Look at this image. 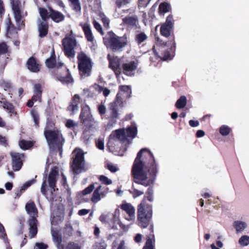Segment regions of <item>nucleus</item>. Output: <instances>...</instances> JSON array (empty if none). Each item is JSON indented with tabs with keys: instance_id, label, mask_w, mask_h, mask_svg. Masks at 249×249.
Segmentation results:
<instances>
[{
	"instance_id": "nucleus-40",
	"label": "nucleus",
	"mask_w": 249,
	"mask_h": 249,
	"mask_svg": "<svg viewBox=\"0 0 249 249\" xmlns=\"http://www.w3.org/2000/svg\"><path fill=\"white\" fill-rule=\"evenodd\" d=\"M154 240H153L151 238L149 237L142 249H154Z\"/></svg>"
},
{
	"instance_id": "nucleus-30",
	"label": "nucleus",
	"mask_w": 249,
	"mask_h": 249,
	"mask_svg": "<svg viewBox=\"0 0 249 249\" xmlns=\"http://www.w3.org/2000/svg\"><path fill=\"white\" fill-rule=\"evenodd\" d=\"M66 72H67V74L65 76H63L60 75V76H58L57 78L62 83L68 84L72 83L73 81V79L69 73V70H68V69L66 70Z\"/></svg>"
},
{
	"instance_id": "nucleus-56",
	"label": "nucleus",
	"mask_w": 249,
	"mask_h": 249,
	"mask_svg": "<svg viewBox=\"0 0 249 249\" xmlns=\"http://www.w3.org/2000/svg\"><path fill=\"white\" fill-rule=\"evenodd\" d=\"M93 23V25H94L95 28L99 32H100L102 35H103L102 28L101 27V25L98 22H97L96 20H94Z\"/></svg>"
},
{
	"instance_id": "nucleus-42",
	"label": "nucleus",
	"mask_w": 249,
	"mask_h": 249,
	"mask_svg": "<svg viewBox=\"0 0 249 249\" xmlns=\"http://www.w3.org/2000/svg\"><path fill=\"white\" fill-rule=\"evenodd\" d=\"M99 17L101 19L104 26L106 28H108L109 26V19L103 13H100L99 15Z\"/></svg>"
},
{
	"instance_id": "nucleus-8",
	"label": "nucleus",
	"mask_w": 249,
	"mask_h": 249,
	"mask_svg": "<svg viewBox=\"0 0 249 249\" xmlns=\"http://www.w3.org/2000/svg\"><path fill=\"white\" fill-rule=\"evenodd\" d=\"M77 58L78 68L81 75L84 77L89 76L92 67L90 59L83 52L78 54Z\"/></svg>"
},
{
	"instance_id": "nucleus-20",
	"label": "nucleus",
	"mask_w": 249,
	"mask_h": 249,
	"mask_svg": "<svg viewBox=\"0 0 249 249\" xmlns=\"http://www.w3.org/2000/svg\"><path fill=\"white\" fill-rule=\"evenodd\" d=\"M51 233L53 240L57 249H65L64 245L62 244V237L60 232L53 228L51 229Z\"/></svg>"
},
{
	"instance_id": "nucleus-57",
	"label": "nucleus",
	"mask_w": 249,
	"mask_h": 249,
	"mask_svg": "<svg viewBox=\"0 0 249 249\" xmlns=\"http://www.w3.org/2000/svg\"><path fill=\"white\" fill-rule=\"evenodd\" d=\"M97 147L100 150L104 149V142L101 139H98L96 142Z\"/></svg>"
},
{
	"instance_id": "nucleus-5",
	"label": "nucleus",
	"mask_w": 249,
	"mask_h": 249,
	"mask_svg": "<svg viewBox=\"0 0 249 249\" xmlns=\"http://www.w3.org/2000/svg\"><path fill=\"white\" fill-rule=\"evenodd\" d=\"M152 214V205L146 202L145 197H144L137 208L138 225L142 228H146L149 225Z\"/></svg>"
},
{
	"instance_id": "nucleus-33",
	"label": "nucleus",
	"mask_w": 249,
	"mask_h": 249,
	"mask_svg": "<svg viewBox=\"0 0 249 249\" xmlns=\"http://www.w3.org/2000/svg\"><path fill=\"white\" fill-rule=\"evenodd\" d=\"M187 99L185 96H181L176 103V107L178 109L183 108L186 105Z\"/></svg>"
},
{
	"instance_id": "nucleus-25",
	"label": "nucleus",
	"mask_w": 249,
	"mask_h": 249,
	"mask_svg": "<svg viewBox=\"0 0 249 249\" xmlns=\"http://www.w3.org/2000/svg\"><path fill=\"white\" fill-rule=\"evenodd\" d=\"M27 65L28 69L33 72H36L39 71V65L33 57L29 59L27 62Z\"/></svg>"
},
{
	"instance_id": "nucleus-46",
	"label": "nucleus",
	"mask_w": 249,
	"mask_h": 249,
	"mask_svg": "<svg viewBox=\"0 0 249 249\" xmlns=\"http://www.w3.org/2000/svg\"><path fill=\"white\" fill-rule=\"evenodd\" d=\"M73 229L70 225H67L64 231V235L70 236L72 235Z\"/></svg>"
},
{
	"instance_id": "nucleus-47",
	"label": "nucleus",
	"mask_w": 249,
	"mask_h": 249,
	"mask_svg": "<svg viewBox=\"0 0 249 249\" xmlns=\"http://www.w3.org/2000/svg\"><path fill=\"white\" fill-rule=\"evenodd\" d=\"M3 107L7 109L10 113H12L14 111L13 106L11 103L8 102H3Z\"/></svg>"
},
{
	"instance_id": "nucleus-14",
	"label": "nucleus",
	"mask_w": 249,
	"mask_h": 249,
	"mask_svg": "<svg viewBox=\"0 0 249 249\" xmlns=\"http://www.w3.org/2000/svg\"><path fill=\"white\" fill-rule=\"evenodd\" d=\"M108 192V188L107 187L99 186L94 191L91 200L94 203L99 202L101 199L104 198Z\"/></svg>"
},
{
	"instance_id": "nucleus-7",
	"label": "nucleus",
	"mask_w": 249,
	"mask_h": 249,
	"mask_svg": "<svg viewBox=\"0 0 249 249\" xmlns=\"http://www.w3.org/2000/svg\"><path fill=\"white\" fill-rule=\"evenodd\" d=\"M25 210L30 217L28 221L29 226L30 227L29 235L31 238H33L36 235L37 232V221L36 219L38 214L37 210L34 202L31 201L26 203Z\"/></svg>"
},
{
	"instance_id": "nucleus-35",
	"label": "nucleus",
	"mask_w": 249,
	"mask_h": 249,
	"mask_svg": "<svg viewBox=\"0 0 249 249\" xmlns=\"http://www.w3.org/2000/svg\"><path fill=\"white\" fill-rule=\"evenodd\" d=\"M39 12L40 16L41 18V19H40L41 21H46L49 18L48 12L47 10L43 8H39Z\"/></svg>"
},
{
	"instance_id": "nucleus-31",
	"label": "nucleus",
	"mask_w": 249,
	"mask_h": 249,
	"mask_svg": "<svg viewBox=\"0 0 249 249\" xmlns=\"http://www.w3.org/2000/svg\"><path fill=\"white\" fill-rule=\"evenodd\" d=\"M238 243L241 247H246L249 245V236L242 235L238 239Z\"/></svg>"
},
{
	"instance_id": "nucleus-17",
	"label": "nucleus",
	"mask_w": 249,
	"mask_h": 249,
	"mask_svg": "<svg viewBox=\"0 0 249 249\" xmlns=\"http://www.w3.org/2000/svg\"><path fill=\"white\" fill-rule=\"evenodd\" d=\"M108 59L109 61V67L114 71L118 77L121 74L122 69L120 67V60L117 56L108 54Z\"/></svg>"
},
{
	"instance_id": "nucleus-53",
	"label": "nucleus",
	"mask_w": 249,
	"mask_h": 249,
	"mask_svg": "<svg viewBox=\"0 0 249 249\" xmlns=\"http://www.w3.org/2000/svg\"><path fill=\"white\" fill-rule=\"evenodd\" d=\"M66 249H80V247L77 244L71 242L68 244Z\"/></svg>"
},
{
	"instance_id": "nucleus-59",
	"label": "nucleus",
	"mask_w": 249,
	"mask_h": 249,
	"mask_svg": "<svg viewBox=\"0 0 249 249\" xmlns=\"http://www.w3.org/2000/svg\"><path fill=\"white\" fill-rule=\"evenodd\" d=\"M77 124L75 122L71 120H69L67 121L66 126L69 128H72L75 126H76Z\"/></svg>"
},
{
	"instance_id": "nucleus-15",
	"label": "nucleus",
	"mask_w": 249,
	"mask_h": 249,
	"mask_svg": "<svg viewBox=\"0 0 249 249\" xmlns=\"http://www.w3.org/2000/svg\"><path fill=\"white\" fill-rule=\"evenodd\" d=\"M12 5L14 17L17 24L19 26L20 25L22 26L23 11L21 8V6L18 3L17 1H13Z\"/></svg>"
},
{
	"instance_id": "nucleus-26",
	"label": "nucleus",
	"mask_w": 249,
	"mask_h": 249,
	"mask_svg": "<svg viewBox=\"0 0 249 249\" xmlns=\"http://www.w3.org/2000/svg\"><path fill=\"white\" fill-rule=\"evenodd\" d=\"M80 25L82 27L87 40L89 41L92 42L94 40V37L92 34L89 24L88 23L84 24L81 23Z\"/></svg>"
},
{
	"instance_id": "nucleus-54",
	"label": "nucleus",
	"mask_w": 249,
	"mask_h": 249,
	"mask_svg": "<svg viewBox=\"0 0 249 249\" xmlns=\"http://www.w3.org/2000/svg\"><path fill=\"white\" fill-rule=\"evenodd\" d=\"M98 109L101 115H104L107 112V108L104 105L101 104L99 105Z\"/></svg>"
},
{
	"instance_id": "nucleus-1",
	"label": "nucleus",
	"mask_w": 249,
	"mask_h": 249,
	"mask_svg": "<svg viewBox=\"0 0 249 249\" xmlns=\"http://www.w3.org/2000/svg\"><path fill=\"white\" fill-rule=\"evenodd\" d=\"M157 171V165L151 152L146 148L141 149L137 154L131 170L134 183L130 192L134 198L144 193L138 185L145 187L150 185L153 182Z\"/></svg>"
},
{
	"instance_id": "nucleus-12",
	"label": "nucleus",
	"mask_w": 249,
	"mask_h": 249,
	"mask_svg": "<svg viewBox=\"0 0 249 249\" xmlns=\"http://www.w3.org/2000/svg\"><path fill=\"white\" fill-rule=\"evenodd\" d=\"M80 118L82 123L87 126H91L94 124V121L90 114L89 106H86L82 109L80 115Z\"/></svg>"
},
{
	"instance_id": "nucleus-45",
	"label": "nucleus",
	"mask_w": 249,
	"mask_h": 249,
	"mask_svg": "<svg viewBox=\"0 0 249 249\" xmlns=\"http://www.w3.org/2000/svg\"><path fill=\"white\" fill-rule=\"evenodd\" d=\"M0 86L3 88L5 90H6L10 88L11 83L8 81L1 80L0 81Z\"/></svg>"
},
{
	"instance_id": "nucleus-2",
	"label": "nucleus",
	"mask_w": 249,
	"mask_h": 249,
	"mask_svg": "<svg viewBox=\"0 0 249 249\" xmlns=\"http://www.w3.org/2000/svg\"><path fill=\"white\" fill-rule=\"evenodd\" d=\"M137 134V128L135 124H132V125L128 127L126 130L124 129H117L112 131L109 137V140L107 143V147L110 149H112L114 143H118L119 142H124L129 144L130 141L128 138L131 139L134 138Z\"/></svg>"
},
{
	"instance_id": "nucleus-60",
	"label": "nucleus",
	"mask_w": 249,
	"mask_h": 249,
	"mask_svg": "<svg viewBox=\"0 0 249 249\" xmlns=\"http://www.w3.org/2000/svg\"><path fill=\"white\" fill-rule=\"evenodd\" d=\"M107 168L111 172H115L118 170L117 167L112 164H108Z\"/></svg>"
},
{
	"instance_id": "nucleus-6",
	"label": "nucleus",
	"mask_w": 249,
	"mask_h": 249,
	"mask_svg": "<svg viewBox=\"0 0 249 249\" xmlns=\"http://www.w3.org/2000/svg\"><path fill=\"white\" fill-rule=\"evenodd\" d=\"M104 43L107 48L117 51L127 45V39L125 36L119 37L112 32H109L107 36L104 38Z\"/></svg>"
},
{
	"instance_id": "nucleus-16",
	"label": "nucleus",
	"mask_w": 249,
	"mask_h": 249,
	"mask_svg": "<svg viewBox=\"0 0 249 249\" xmlns=\"http://www.w3.org/2000/svg\"><path fill=\"white\" fill-rule=\"evenodd\" d=\"M10 155L12 159L13 170L15 171H19L22 165V161L24 158L23 154L11 152Z\"/></svg>"
},
{
	"instance_id": "nucleus-24",
	"label": "nucleus",
	"mask_w": 249,
	"mask_h": 249,
	"mask_svg": "<svg viewBox=\"0 0 249 249\" xmlns=\"http://www.w3.org/2000/svg\"><path fill=\"white\" fill-rule=\"evenodd\" d=\"M37 28L40 37H43L47 35L48 30V25L47 21H41L38 19Z\"/></svg>"
},
{
	"instance_id": "nucleus-28",
	"label": "nucleus",
	"mask_w": 249,
	"mask_h": 249,
	"mask_svg": "<svg viewBox=\"0 0 249 249\" xmlns=\"http://www.w3.org/2000/svg\"><path fill=\"white\" fill-rule=\"evenodd\" d=\"M49 11L50 12V16L55 22H59L64 20L65 17L60 12L55 11L51 8H49Z\"/></svg>"
},
{
	"instance_id": "nucleus-36",
	"label": "nucleus",
	"mask_w": 249,
	"mask_h": 249,
	"mask_svg": "<svg viewBox=\"0 0 249 249\" xmlns=\"http://www.w3.org/2000/svg\"><path fill=\"white\" fill-rule=\"evenodd\" d=\"M32 142L25 140H21L19 142L20 147L24 150L27 149L33 146Z\"/></svg>"
},
{
	"instance_id": "nucleus-50",
	"label": "nucleus",
	"mask_w": 249,
	"mask_h": 249,
	"mask_svg": "<svg viewBox=\"0 0 249 249\" xmlns=\"http://www.w3.org/2000/svg\"><path fill=\"white\" fill-rule=\"evenodd\" d=\"M35 182V180L33 179L30 180H29L26 182L21 187V190L24 191L26 189H27L29 187H30L32 184Z\"/></svg>"
},
{
	"instance_id": "nucleus-34",
	"label": "nucleus",
	"mask_w": 249,
	"mask_h": 249,
	"mask_svg": "<svg viewBox=\"0 0 249 249\" xmlns=\"http://www.w3.org/2000/svg\"><path fill=\"white\" fill-rule=\"evenodd\" d=\"M170 5L166 2H163L161 3L159 8V12L160 14H163L169 12L170 10Z\"/></svg>"
},
{
	"instance_id": "nucleus-19",
	"label": "nucleus",
	"mask_w": 249,
	"mask_h": 249,
	"mask_svg": "<svg viewBox=\"0 0 249 249\" xmlns=\"http://www.w3.org/2000/svg\"><path fill=\"white\" fill-rule=\"evenodd\" d=\"M173 17L169 16L165 23L161 26L160 33L162 36L167 37L170 35L173 27Z\"/></svg>"
},
{
	"instance_id": "nucleus-55",
	"label": "nucleus",
	"mask_w": 249,
	"mask_h": 249,
	"mask_svg": "<svg viewBox=\"0 0 249 249\" xmlns=\"http://www.w3.org/2000/svg\"><path fill=\"white\" fill-rule=\"evenodd\" d=\"M103 88H104L103 87L100 86L98 84H95L90 88V89H93L96 92L100 93L102 91Z\"/></svg>"
},
{
	"instance_id": "nucleus-21",
	"label": "nucleus",
	"mask_w": 249,
	"mask_h": 249,
	"mask_svg": "<svg viewBox=\"0 0 249 249\" xmlns=\"http://www.w3.org/2000/svg\"><path fill=\"white\" fill-rule=\"evenodd\" d=\"M58 176V173L57 170H56V168H52L48 177V182L49 187L52 190L51 192H52V191H55L54 188L55 187V183Z\"/></svg>"
},
{
	"instance_id": "nucleus-39",
	"label": "nucleus",
	"mask_w": 249,
	"mask_h": 249,
	"mask_svg": "<svg viewBox=\"0 0 249 249\" xmlns=\"http://www.w3.org/2000/svg\"><path fill=\"white\" fill-rule=\"evenodd\" d=\"M231 131V128L226 125H222L219 128V132L222 136L228 135Z\"/></svg>"
},
{
	"instance_id": "nucleus-10",
	"label": "nucleus",
	"mask_w": 249,
	"mask_h": 249,
	"mask_svg": "<svg viewBox=\"0 0 249 249\" xmlns=\"http://www.w3.org/2000/svg\"><path fill=\"white\" fill-rule=\"evenodd\" d=\"M62 44L65 55L68 57H73L75 55L74 49L76 45L74 37L72 35L67 36L63 39Z\"/></svg>"
},
{
	"instance_id": "nucleus-11",
	"label": "nucleus",
	"mask_w": 249,
	"mask_h": 249,
	"mask_svg": "<svg viewBox=\"0 0 249 249\" xmlns=\"http://www.w3.org/2000/svg\"><path fill=\"white\" fill-rule=\"evenodd\" d=\"M75 155V158L73 160V164L71 168L73 172L78 174L81 172L84 165V153L80 149H75L73 152Z\"/></svg>"
},
{
	"instance_id": "nucleus-52",
	"label": "nucleus",
	"mask_w": 249,
	"mask_h": 249,
	"mask_svg": "<svg viewBox=\"0 0 249 249\" xmlns=\"http://www.w3.org/2000/svg\"><path fill=\"white\" fill-rule=\"evenodd\" d=\"M48 245L43 243H36L33 249H47Z\"/></svg>"
},
{
	"instance_id": "nucleus-23",
	"label": "nucleus",
	"mask_w": 249,
	"mask_h": 249,
	"mask_svg": "<svg viewBox=\"0 0 249 249\" xmlns=\"http://www.w3.org/2000/svg\"><path fill=\"white\" fill-rule=\"evenodd\" d=\"M80 102V98L79 95L75 94L68 107V110L72 113L77 112L79 109V104Z\"/></svg>"
},
{
	"instance_id": "nucleus-44",
	"label": "nucleus",
	"mask_w": 249,
	"mask_h": 249,
	"mask_svg": "<svg viewBox=\"0 0 249 249\" xmlns=\"http://www.w3.org/2000/svg\"><path fill=\"white\" fill-rule=\"evenodd\" d=\"M31 115L33 119L35 124L36 126H38L39 124V115L37 112L32 110L31 111Z\"/></svg>"
},
{
	"instance_id": "nucleus-37",
	"label": "nucleus",
	"mask_w": 249,
	"mask_h": 249,
	"mask_svg": "<svg viewBox=\"0 0 249 249\" xmlns=\"http://www.w3.org/2000/svg\"><path fill=\"white\" fill-rule=\"evenodd\" d=\"M120 89L122 92H124V96L129 98L130 97V94L131 93L130 87L128 86H121L120 87Z\"/></svg>"
},
{
	"instance_id": "nucleus-48",
	"label": "nucleus",
	"mask_w": 249,
	"mask_h": 249,
	"mask_svg": "<svg viewBox=\"0 0 249 249\" xmlns=\"http://www.w3.org/2000/svg\"><path fill=\"white\" fill-rule=\"evenodd\" d=\"M106 245L104 242L101 243H96L93 246L94 249H106Z\"/></svg>"
},
{
	"instance_id": "nucleus-41",
	"label": "nucleus",
	"mask_w": 249,
	"mask_h": 249,
	"mask_svg": "<svg viewBox=\"0 0 249 249\" xmlns=\"http://www.w3.org/2000/svg\"><path fill=\"white\" fill-rule=\"evenodd\" d=\"M71 3V6L75 11H79L81 8L78 0H69Z\"/></svg>"
},
{
	"instance_id": "nucleus-43",
	"label": "nucleus",
	"mask_w": 249,
	"mask_h": 249,
	"mask_svg": "<svg viewBox=\"0 0 249 249\" xmlns=\"http://www.w3.org/2000/svg\"><path fill=\"white\" fill-rule=\"evenodd\" d=\"M99 180L106 185H110L112 184V180L105 176L101 175L99 177Z\"/></svg>"
},
{
	"instance_id": "nucleus-61",
	"label": "nucleus",
	"mask_w": 249,
	"mask_h": 249,
	"mask_svg": "<svg viewBox=\"0 0 249 249\" xmlns=\"http://www.w3.org/2000/svg\"><path fill=\"white\" fill-rule=\"evenodd\" d=\"M148 2V0H139V5L141 7H146Z\"/></svg>"
},
{
	"instance_id": "nucleus-3",
	"label": "nucleus",
	"mask_w": 249,
	"mask_h": 249,
	"mask_svg": "<svg viewBox=\"0 0 249 249\" xmlns=\"http://www.w3.org/2000/svg\"><path fill=\"white\" fill-rule=\"evenodd\" d=\"M44 135L50 149H60L64 140L60 131L53 127V124L47 123L44 129Z\"/></svg>"
},
{
	"instance_id": "nucleus-29",
	"label": "nucleus",
	"mask_w": 249,
	"mask_h": 249,
	"mask_svg": "<svg viewBox=\"0 0 249 249\" xmlns=\"http://www.w3.org/2000/svg\"><path fill=\"white\" fill-rule=\"evenodd\" d=\"M46 64L49 68H59L63 65L61 62L56 63L55 58L53 56L46 60Z\"/></svg>"
},
{
	"instance_id": "nucleus-9",
	"label": "nucleus",
	"mask_w": 249,
	"mask_h": 249,
	"mask_svg": "<svg viewBox=\"0 0 249 249\" xmlns=\"http://www.w3.org/2000/svg\"><path fill=\"white\" fill-rule=\"evenodd\" d=\"M99 220L114 230H117V225H119L122 228L125 227L119 220V216L117 215L116 213L114 214L110 213L102 214L100 215Z\"/></svg>"
},
{
	"instance_id": "nucleus-13",
	"label": "nucleus",
	"mask_w": 249,
	"mask_h": 249,
	"mask_svg": "<svg viewBox=\"0 0 249 249\" xmlns=\"http://www.w3.org/2000/svg\"><path fill=\"white\" fill-rule=\"evenodd\" d=\"M121 208L124 211L127 216L124 217L125 219L129 221L131 224L134 222L135 219V209L130 204L128 203H124L121 206Z\"/></svg>"
},
{
	"instance_id": "nucleus-51",
	"label": "nucleus",
	"mask_w": 249,
	"mask_h": 249,
	"mask_svg": "<svg viewBox=\"0 0 249 249\" xmlns=\"http://www.w3.org/2000/svg\"><path fill=\"white\" fill-rule=\"evenodd\" d=\"M130 0H116L115 2L119 8L129 3Z\"/></svg>"
},
{
	"instance_id": "nucleus-22",
	"label": "nucleus",
	"mask_w": 249,
	"mask_h": 249,
	"mask_svg": "<svg viewBox=\"0 0 249 249\" xmlns=\"http://www.w3.org/2000/svg\"><path fill=\"white\" fill-rule=\"evenodd\" d=\"M233 227L236 233H241L247 229L248 224L245 221L237 220L233 222Z\"/></svg>"
},
{
	"instance_id": "nucleus-62",
	"label": "nucleus",
	"mask_w": 249,
	"mask_h": 249,
	"mask_svg": "<svg viewBox=\"0 0 249 249\" xmlns=\"http://www.w3.org/2000/svg\"><path fill=\"white\" fill-rule=\"evenodd\" d=\"M89 212V210L88 209H81L78 211V214L79 215L82 216L87 214Z\"/></svg>"
},
{
	"instance_id": "nucleus-27",
	"label": "nucleus",
	"mask_w": 249,
	"mask_h": 249,
	"mask_svg": "<svg viewBox=\"0 0 249 249\" xmlns=\"http://www.w3.org/2000/svg\"><path fill=\"white\" fill-rule=\"evenodd\" d=\"M123 23L131 27H136L139 20L136 16H127L123 18Z\"/></svg>"
},
{
	"instance_id": "nucleus-64",
	"label": "nucleus",
	"mask_w": 249,
	"mask_h": 249,
	"mask_svg": "<svg viewBox=\"0 0 249 249\" xmlns=\"http://www.w3.org/2000/svg\"><path fill=\"white\" fill-rule=\"evenodd\" d=\"M189 124L192 127H196L199 125V122L197 121L190 120Z\"/></svg>"
},
{
	"instance_id": "nucleus-18",
	"label": "nucleus",
	"mask_w": 249,
	"mask_h": 249,
	"mask_svg": "<svg viewBox=\"0 0 249 249\" xmlns=\"http://www.w3.org/2000/svg\"><path fill=\"white\" fill-rule=\"evenodd\" d=\"M137 65V63L134 61H127L123 63L122 64L123 73L128 76L133 75Z\"/></svg>"
},
{
	"instance_id": "nucleus-58",
	"label": "nucleus",
	"mask_w": 249,
	"mask_h": 249,
	"mask_svg": "<svg viewBox=\"0 0 249 249\" xmlns=\"http://www.w3.org/2000/svg\"><path fill=\"white\" fill-rule=\"evenodd\" d=\"M161 58L163 60H167L171 59V55L168 51H165L163 53V56Z\"/></svg>"
},
{
	"instance_id": "nucleus-49",
	"label": "nucleus",
	"mask_w": 249,
	"mask_h": 249,
	"mask_svg": "<svg viewBox=\"0 0 249 249\" xmlns=\"http://www.w3.org/2000/svg\"><path fill=\"white\" fill-rule=\"evenodd\" d=\"M34 92L36 94H38L41 95L42 93V88L40 84H36L34 88Z\"/></svg>"
},
{
	"instance_id": "nucleus-32",
	"label": "nucleus",
	"mask_w": 249,
	"mask_h": 249,
	"mask_svg": "<svg viewBox=\"0 0 249 249\" xmlns=\"http://www.w3.org/2000/svg\"><path fill=\"white\" fill-rule=\"evenodd\" d=\"M147 39V36L144 33L140 32L135 35V39L136 42L140 44Z\"/></svg>"
},
{
	"instance_id": "nucleus-38",
	"label": "nucleus",
	"mask_w": 249,
	"mask_h": 249,
	"mask_svg": "<svg viewBox=\"0 0 249 249\" xmlns=\"http://www.w3.org/2000/svg\"><path fill=\"white\" fill-rule=\"evenodd\" d=\"M94 189V184H91L89 185L88 187L86 188L82 192L79 193V195H81L82 196H86L87 195L90 194L93 189Z\"/></svg>"
},
{
	"instance_id": "nucleus-4",
	"label": "nucleus",
	"mask_w": 249,
	"mask_h": 249,
	"mask_svg": "<svg viewBox=\"0 0 249 249\" xmlns=\"http://www.w3.org/2000/svg\"><path fill=\"white\" fill-rule=\"evenodd\" d=\"M124 107L123 99L120 93H118L115 100L110 103L108 107V111L106 115V118L109 121L107 125V128H110L113 124H115L121 114L119 108Z\"/></svg>"
},
{
	"instance_id": "nucleus-63",
	"label": "nucleus",
	"mask_w": 249,
	"mask_h": 249,
	"mask_svg": "<svg viewBox=\"0 0 249 249\" xmlns=\"http://www.w3.org/2000/svg\"><path fill=\"white\" fill-rule=\"evenodd\" d=\"M142 235L140 233H138L136 235L134 238V240L136 243H140L142 240Z\"/></svg>"
}]
</instances>
